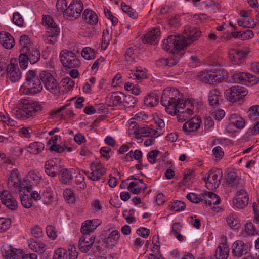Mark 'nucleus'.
Masks as SVG:
<instances>
[{
  "instance_id": "60",
  "label": "nucleus",
  "mask_w": 259,
  "mask_h": 259,
  "mask_svg": "<svg viewBox=\"0 0 259 259\" xmlns=\"http://www.w3.org/2000/svg\"><path fill=\"white\" fill-rule=\"evenodd\" d=\"M61 83L63 87L69 90L72 89L75 84L74 80L69 77L63 78L61 80Z\"/></svg>"
},
{
  "instance_id": "9",
  "label": "nucleus",
  "mask_w": 259,
  "mask_h": 259,
  "mask_svg": "<svg viewBox=\"0 0 259 259\" xmlns=\"http://www.w3.org/2000/svg\"><path fill=\"white\" fill-rule=\"evenodd\" d=\"M248 93L242 86L234 85L225 91L227 99L231 102H236L242 99Z\"/></svg>"
},
{
  "instance_id": "26",
  "label": "nucleus",
  "mask_w": 259,
  "mask_h": 259,
  "mask_svg": "<svg viewBox=\"0 0 259 259\" xmlns=\"http://www.w3.org/2000/svg\"><path fill=\"white\" fill-rule=\"evenodd\" d=\"M0 44L5 48L10 49L14 46L15 41L10 33L1 32H0Z\"/></svg>"
},
{
  "instance_id": "41",
  "label": "nucleus",
  "mask_w": 259,
  "mask_h": 259,
  "mask_svg": "<svg viewBox=\"0 0 259 259\" xmlns=\"http://www.w3.org/2000/svg\"><path fill=\"white\" fill-rule=\"evenodd\" d=\"M59 174L61 176V181L63 183L69 184L72 179L70 169L61 168Z\"/></svg>"
},
{
  "instance_id": "21",
  "label": "nucleus",
  "mask_w": 259,
  "mask_h": 259,
  "mask_svg": "<svg viewBox=\"0 0 259 259\" xmlns=\"http://www.w3.org/2000/svg\"><path fill=\"white\" fill-rule=\"evenodd\" d=\"M135 137L137 139H139L141 136L142 137H149V136H156L158 137L161 135L158 133V131L152 129L148 126L138 127L136 128L134 132Z\"/></svg>"
},
{
  "instance_id": "49",
  "label": "nucleus",
  "mask_w": 259,
  "mask_h": 259,
  "mask_svg": "<svg viewBox=\"0 0 259 259\" xmlns=\"http://www.w3.org/2000/svg\"><path fill=\"white\" fill-rule=\"evenodd\" d=\"M22 205L26 208H29L32 206V200L27 194H21L20 196Z\"/></svg>"
},
{
  "instance_id": "25",
  "label": "nucleus",
  "mask_w": 259,
  "mask_h": 259,
  "mask_svg": "<svg viewBox=\"0 0 259 259\" xmlns=\"http://www.w3.org/2000/svg\"><path fill=\"white\" fill-rule=\"evenodd\" d=\"M202 202L209 206L217 205L220 203V198L216 194L212 192H206L202 193Z\"/></svg>"
},
{
  "instance_id": "32",
  "label": "nucleus",
  "mask_w": 259,
  "mask_h": 259,
  "mask_svg": "<svg viewBox=\"0 0 259 259\" xmlns=\"http://www.w3.org/2000/svg\"><path fill=\"white\" fill-rule=\"evenodd\" d=\"M137 48L135 46L127 48L124 53V58L127 64L133 65L136 62Z\"/></svg>"
},
{
  "instance_id": "29",
  "label": "nucleus",
  "mask_w": 259,
  "mask_h": 259,
  "mask_svg": "<svg viewBox=\"0 0 259 259\" xmlns=\"http://www.w3.org/2000/svg\"><path fill=\"white\" fill-rule=\"evenodd\" d=\"M229 120L231 124H233L238 129H242L245 126L244 119L234 112L231 113Z\"/></svg>"
},
{
  "instance_id": "46",
  "label": "nucleus",
  "mask_w": 259,
  "mask_h": 259,
  "mask_svg": "<svg viewBox=\"0 0 259 259\" xmlns=\"http://www.w3.org/2000/svg\"><path fill=\"white\" fill-rule=\"evenodd\" d=\"M212 74V71H201L197 74V77L204 82L211 83Z\"/></svg>"
},
{
  "instance_id": "55",
  "label": "nucleus",
  "mask_w": 259,
  "mask_h": 259,
  "mask_svg": "<svg viewBox=\"0 0 259 259\" xmlns=\"http://www.w3.org/2000/svg\"><path fill=\"white\" fill-rule=\"evenodd\" d=\"M46 233L48 236L51 239L54 240L57 236L55 228L51 225H48L46 227Z\"/></svg>"
},
{
  "instance_id": "13",
  "label": "nucleus",
  "mask_w": 259,
  "mask_h": 259,
  "mask_svg": "<svg viewBox=\"0 0 259 259\" xmlns=\"http://www.w3.org/2000/svg\"><path fill=\"white\" fill-rule=\"evenodd\" d=\"M232 79L236 83H247L255 85L259 81V77L247 72H238L233 74Z\"/></svg>"
},
{
  "instance_id": "42",
  "label": "nucleus",
  "mask_w": 259,
  "mask_h": 259,
  "mask_svg": "<svg viewBox=\"0 0 259 259\" xmlns=\"http://www.w3.org/2000/svg\"><path fill=\"white\" fill-rule=\"evenodd\" d=\"M227 180L230 185L236 188L239 187L240 179L236 173L230 172L228 174Z\"/></svg>"
},
{
  "instance_id": "45",
  "label": "nucleus",
  "mask_w": 259,
  "mask_h": 259,
  "mask_svg": "<svg viewBox=\"0 0 259 259\" xmlns=\"http://www.w3.org/2000/svg\"><path fill=\"white\" fill-rule=\"evenodd\" d=\"M180 58L178 56H174L167 59H161L158 62V64L163 65L167 66H173L176 65L179 61Z\"/></svg>"
},
{
  "instance_id": "34",
  "label": "nucleus",
  "mask_w": 259,
  "mask_h": 259,
  "mask_svg": "<svg viewBox=\"0 0 259 259\" xmlns=\"http://www.w3.org/2000/svg\"><path fill=\"white\" fill-rule=\"evenodd\" d=\"M27 85L28 87L26 92L27 94L35 95L42 90V85L40 78L37 79V81L35 80L34 82H30Z\"/></svg>"
},
{
  "instance_id": "24",
  "label": "nucleus",
  "mask_w": 259,
  "mask_h": 259,
  "mask_svg": "<svg viewBox=\"0 0 259 259\" xmlns=\"http://www.w3.org/2000/svg\"><path fill=\"white\" fill-rule=\"evenodd\" d=\"M160 36V31L158 28H154L148 31L144 35V40L147 42L153 45L157 44Z\"/></svg>"
},
{
  "instance_id": "53",
  "label": "nucleus",
  "mask_w": 259,
  "mask_h": 259,
  "mask_svg": "<svg viewBox=\"0 0 259 259\" xmlns=\"http://www.w3.org/2000/svg\"><path fill=\"white\" fill-rule=\"evenodd\" d=\"M67 257V251L63 248L57 249L54 253V259H65Z\"/></svg>"
},
{
  "instance_id": "23",
  "label": "nucleus",
  "mask_w": 259,
  "mask_h": 259,
  "mask_svg": "<svg viewBox=\"0 0 259 259\" xmlns=\"http://www.w3.org/2000/svg\"><path fill=\"white\" fill-rule=\"evenodd\" d=\"M201 122V120L200 117H193L184 124L183 129L184 132L187 133L194 132L199 128Z\"/></svg>"
},
{
  "instance_id": "3",
  "label": "nucleus",
  "mask_w": 259,
  "mask_h": 259,
  "mask_svg": "<svg viewBox=\"0 0 259 259\" xmlns=\"http://www.w3.org/2000/svg\"><path fill=\"white\" fill-rule=\"evenodd\" d=\"M20 55L19 57L20 67L25 69L28 65V61L31 64H35L40 59V53L35 48L30 49L29 47H23L20 50Z\"/></svg>"
},
{
  "instance_id": "50",
  "label": "nucleus",
  "mask_w": 259,
  "mask_h": 259,
  "mask_svg": "<svg viewBox=\"0 0 259 259\" xmlns=\"http://www.w3.org/2000/svg\"><path fill=\"white\" fill-rule=\"evenodd\" d=\"M81 55L86 60H91L95 58V53L93 49L86 47L82 50Z\"/></svg>"
},
{
  "instance_id": "63",
  "label": "nucleus",
  "mask_w": 259,
  "mask_h": 259,
  "mask_svg": "<svg viewBox=\"0 0 259 259\" xmlns=\"http://www.w3.org/2000/svg\"><path fill=\"white\" fill-rule=\"evenodd\" d=\"M136 102V99L133 96L125 95V98H124L123 104L125 106L131 107L134 106Z\"/></svg>"
},
{
  "instance_id": "19",
  "label": "nucleus",
  "mask_w": 259,
  "mask_h": 259,
  "mask_svg": "<svg viewBox=\"0 0 259 259\" xmlns=\"http://www.w3.org/2000/svg\"><path fill=\"white\" fill-rule=\"evenodd\" d=\"M61 168L60 165L57 163L56 159L49 160L45 164V172L48 175L52 177L59 174Z\"/></svg>"
},
{
  "instance_id": "62",
  "label": "nucleus",
  "mask_w": 259,
  "mask_h": 259,
  "mask_svg": "<svg viewBox=\"0 0 259 259\" xmlns=\"http://www.w3.org/2000/svg\"><path fill=\"white\" fill-rule=\"evenodd\" d=\"M186 207V204L181 201L177 200L172 204V209L176 211L184 210Z\"/></svg>"
},
{
  "instance_id": "1",
  "label": "nucleus",
  "mask_w": 259,
  "mask_h": 259,
  "mask_svg": "<svg viewBox=\"0 0 259 259\" xmlns=\"http://www.w3.org/2000/svg\"><path fill=\"white\" fill-rule=\"evenodd\" d=\"M161 103L165 107L166 112L169 114L174 115L179 112V109L186 108L184 111H186L187 114L192 115L194 109V105L196 102L191 99L184 101L182 99V94L178 90L167 88L163 91Z\"/></svg>"
},
{
  "instance_id": "39",
  "label": "nucleus",
  "mask_w": 259,
  "mask_h": 259,
  "mask_svg": "<svg viewBox=\"0 0 259 259\" xmlns=\"http://www.w3.org/2000/svg\"><path fill=\"white\" fill-rule=\"evenodd\" d=\"M6 259H22V254L20 250L10 247L5 251V255Z\"/></svg>"
},
{
  "instance_id": "17",
  "label": "nucleus",
  "mask_w": 259,
  "mask_h": 259,
  "mask_svg": "<svg viewBox=\"0 0 259 259\" xmlns=\"http://www.w3.org/2000/svg\"><path fill=\"white\" fill-rule=\"evenodd\" d=\"M1 200L4 205L14 210L17 208L18 203L14 197L7 191L4 190L1 193Z\"/></svg>"
},
{
  "instance_id": "2",
  "label": "nucleus",
  "mask_w": 259,
  "mask_h": 259,
  "mask_svg": "<svg viewBox=\"0 0 259 259\" xmlns=\"http://www.w3.org/2000/svg\"><path fill=\"white\" fill-rule=\"evenodd\" d=\"M42 110L41 105L32 100H21L18 107L13 109V113L19 119L25 120L34 116L35 114Z\"/></svg>"
},
{
  "instance_id": "61",
  "label": "nucleus",
  "mask_w": 259,
  "mask_h": 259,
  "mask_svg": "<svg viewBox=\"0 0 259 259\" xmlns=\"http://www.w3.org/2000/svg\"><path fill=\"white\" fill-rule=\"evenodd\" d=\"M19 43L20 46H21V48H23V47H29L31 45L30 40L29 37L26 35H22L20 37L19 40Z\"/></svg>"
},
{
  "instance_id": "59",
  "label": "nucleus",
  "mask_w": 259,
  "mask_h": 259,
  "mask_svg": "<svg viewBox=\"0 0 259 259\" xmlns=\"http://www.w3.org/2000/svg\"><path fill=\"white\" fill-rule=\"evenodd\" d=\"M63 196L69 202L73 203L75 201V194L70 189H66L63 192Z\"/></svg>"
},
{
  "instance_id": "12",
  "label": "nucleus",
  "mask_w": 259,
  "mask_h": 259,
  "mask_svg": "<svg viewBox=\"0 0 259 259\" xmlns=\"http://www.w3.org/2000/svg\"><path fill=\"white\" fill-rule=\"evenodd\" d=\"M201 33V31L197 28L186 26L185 27L183 35L180 37L184 43L189 42L187 44L188 46L192 42L197 39L200 36Z\"/></svg>"
},
{
  "instance_id": "43",
  "label": "nucleus",
  "mask_w": 259,
  "mask_h": 259,
  "mask_svg": "<svg viewBox=\"0 0 259 259\" xmlns=\"http://www.w3.org/2000/svg\"><path fill=\"white\" fill-rule=\"evenodd\" d=\"M124 98H125V95L120 92L112 93L110 96V99L113 104L115 106L123 104Z\"/></svg>"
},
{
  "instance_id": "28",
  "label": "nucleus",
  "mask_w": 259,
  "mask_h": 259,
  "mask_svg": "<svg viewBox=\"0 0 259 259\" xmlns=\"http://www.w3.org/2000/svg\"><path fill=\"white\" fill-rule=\"evenodd\" d=\"M29 248L33 251L39 254H42L46 250V245L39 241L30 239L28 242Z\"/></svg>"
},
{
  "instance_id": "40",
  "label": "nucleus",
  "mask_w": 259,
  "mask_h": 259,
  "mask_svg": "<svg viewBox=\"0 0 259 259\" xmlns=\"http://www.w3.org/2000/svg\"><path fill=\"white\" fill-rule=\"evenodd\" d=\"M24 149L31 153L36 154L39 153L44 150V145L41 142H33Z\"/></svg>"
},
{
  "instance_id": "15",
  "label": "nucleus",
  "mask_w": 259,
  "mask_h": 259,
  "mask_svg": "<svg viewBox=\"0 0 259 259\" xmlns=\"http://www.w3.org/2000/svg\"><path fill=\"white\" fill-rule=\"evenodd\" d=\"M81 232L82 235L79 241V248L81 252H87L92 247L95 241V237L89 232Z\"/></svg>"
},
{
  "instance_id": "48",
  "label": "nucleus",
  "mask_w": 259,
  "mask_h": 259,
  "mask_svg": "<svg viewBox=\"0 0 259 259\" xmlns=\"http://www.w3.org/2000/svg\"><path fill=\"white\" fill-rule=\"evenodd\" d=\"M238 25L245 28H254L256 24L251 18H246L244 20H239L238 21Z\"/></svg>"
},
{
  "instance_id": "51",
  "label": "nucleus",
  "mask_w": 259,
  "mask_h": 259,
  "mask_svg": "<svg viewBox=\"0 0 259 259\" xmlns=\"http://www.w3.org/2000/svg\"><path fill=\"white\" fill-rule=\"evenodd\" d=\"M39 79V77L37 76L36 71L29 70L27 72L26 75V82L27 84H29L30 82H34L35 80L37 81V79Z\"/></svg>"
},
{
  "instance_id": "31",
  "label": "nucleus",
  "mask_w": 259,
  "mask_h": 259,
  "mask_svg": "<svg viewBox=\"0 0 259 259\" xmlns=\"http://www.w3.org/2000/svg\"><path fill=\"white\" fill-rule=\"evenodd\" d=\"M83 20L91 25H95L98 23V18L96 13L90 9H85L82 14Z\"/></svg>"
},
{
  "instance_id": "27",
  "label": "nucleus",
  "mask_w": 259,
  "mask_h": 259,
  "mask_svg": "<svg viewBox=\"0 0 259 259\" xmlns=\"http://www.w3.org/2000/svg\"><path fill=\"white\" fill-rule=\"evenodd\" d=\"M99 219L87 220L82 223L81 232L92 233L101 224Z\"/></svg>"
},
{
  "instance_id": "11",
  "label": "nucleus",
  "mask_w": 259,
  "mask_h": 259,
  "mask_svg": "<svg viewBox=\"0 0 259 259\" xmlns=\"http://www.w3.org/2000/svg\"><path fill=\"white\" fill-rule=\"evenodd\" d=\"M249 52V49L247 47L242 49H232L229 51V56L233 64L239 65L244 61Z\"/></svg>"
},
{
  "instance_id": "33",
  "label": "nucleus",
  "mask_w": 259,
  "mask_h": 259,
  "mask_svg": "<svg viewBox=\"0 0 259 259\" xmlns=\"http://www.w3.org/2000/svg\"><path fill=\"white\" fill-rule=\"evenodd\" d=\"M228 78L227 72L224 70H215V72L212 71L211 76V83H221Z\"/></svg>"
},
{
  "instance_id": "52",
  "label": "nucleus",
  "mask_w": 259,
  "mask_h": 259,
  "mask_svg": "<svg viewBox=\"0 0 259 259\" xmlns=\"http://www.w3.org/2000/svg\"><path fill=\"white\" fill-rule=\"evenodd\" d=\"M187 198L191 202L195 203H198L202 202V193L197 195L194 193H190L187 195Z\"/></svg>"
},
{
  "instance_id": "30",
  "label": "nucleus",
  "mask_w": 259,
  "mask_h": 259,
  "mask_svg": "<svg viewBox=\"0 0 259 259\" xmlns=\"http://www.w3.org/2000/svg\"><path fill=\"white\" fill-rule=\"evenodd\" d=\"M147 70L141 66H137L133 70H131L129 78L138 80L147 78Z\"/></svg>"
},
{
  "instance_id": "35",
  "label": "nucleus",
  "mask_w": 259,
  "mask_h": 259,
  "mask_svg": "<svg viewBox=\"0 0 259 259\" xmlns=\"http://www.w3.org/2000/svg\"><path fill=\"white\" fill-rule=\"evenodd\" d=\"M229 252V248L228 246L225 243H222L216 249L215 257V258L227 259L228 257Z\"/></svg>"
},
{
  "instance_id": "10",
  "label": "nucleus",
  "mask_w": 259,
  "mask_h": 259,
  "mask_svg": "<svg viewBox=\"0 0 259 259\" xmlns=\"http://www.w3.org/2000/svg\"><path fill=\"white\" fill-rule=\"evenodd\" d=\"M249 202V195L247 191L243 189L237 191L235 196L233 199V205L234 208L244 209Z\"/></svg>"
},
{
  "instance_id": "56",
  "label": "nucleus",
  "mask_w": 259,
  "mask_h": 259,
  "mask_svg": "<svg viewBox=\"0 0 259 259\" xmlns=\"http://www.w3.org/2000/svg\"><path fill=\"white\" fill-rule=\"evenodd\" d=\"M11 221L9 219L0 218V232H2L7 230L10 226Z\"/></svg>"
},
{
  "instance_id": "7",
  "label": "nucleus",
  "mask_w": 259,
  "mask_h": 259,
  "mask_svg": "<svg viewBox=\"0 0 259 259\" xmlns=\"http://www.w3.org/2000/svg\"><path fill=\"white\" fill-rule=\"evenodd\" d=\"M39 77L47 91L54 95L59 94L60 91L59 84L50 72L42 71L39 74Z\"/></svg>"
},
{
  "instance_id": "64",
  "label": "nucleus",
  "mask_w": 259,
  "mask_h": 259,
  "mask_svg": "<svg viewBox=\"0 0 259 259\" xmlns=\"http://www.w3.org/2000/svg\"><path fill=\"white\" fill-rule=\"evenodd\" d=\"M67 256L69 259H76L78 255V252L74 246H70L68 249Z\"/></svg>"
},
{
  "instance_id": "57",
  "label": "nucleus",
  "mask_w": 259,
  "mask_h": 259,
  "mask_svg": "<svg viewBox=\"0 0 259 259\" xmlns=\"http://www.w3.org/2000/svg\"><path fill=\"white\" fill-rule=\"evenodd\" d=\"M127 189L134 194H138L141 190V187H139L138 184L135 182H131L127 187Z\"/></svg>"
},
{
  "instance_id": "44",
  "label": "nucleus",
  "mask_w": 259,
  "mask_h": 259,
  "mask_svg": "<svg viewBox=\"0 0 259 259\" xmlns=\"http://www.w3.org/2000/svg\"><path fill=\"white\" fill-rule=\"evenodd\" d=\"M158 102V97L155 93H151L145 97L144 103L146 105L149 107H154L156 105Z\"/></svg>"
},
{
  "instance_id": "22",
  "label": "nucleus",
  "mask_w": 259,
  "mask_h": 259,
  "mask_svg": "<svg viewBox=\"0 0 259 259\" xmlns=\"http://www.w3.org/2000/svg\"><path fill=\"white\" fill-rule=\"evenodd\" d=\"M19 172L17 169H14L11 171L8 179V186L11 189L19 188L21 191L22 187L20 186V180L19 177Z\"/></svg>"
},
{
  "instance_id": "6",
  "label": "nucleus",
  "mask_w": 259,
  "mask_h": 259,
  "mask_svg": "<svg viewBox=\"0 0 259 259\" xmlns=\"http://www.w3.org/2000/svg\"><path fill=\"white\" fill-rule=\"evenodd\" d=\"M189 42L184 43L180 36H169L163 41L162 47L166 51H169L173 54L177 53L187 47Z\"/></svg>"
},
{
  "instance_id": "47",
  "label": "nucleus",
  "mask_w": 259,
  "mask_h": 259,
  "mask_svg": "<svg viewBox=\"0 0 259 259\" xmlns=\"http://www.w3.org/2000/svg\"><path fill=\"white\" fill-rule=\"evenodd\" d=\"M120 237L119 232L117 230L112 231L106 239V242H110L112 245H115L118 241Z\"/></svg>"
},
{
  "instance_id": "14",
  "label": "nucleus",
  "mask_w": 259,
  "mask_h": 259,
  "mask_svg": "<svg viewBox=\"0 0 259 259\" xmlns=\"http://www.w3.org/2000/svg\"><path fill=\"white\" fill-rule=\"evenodd\" d=\"M222 177V172L220 169L215 170H210L208 176L205 179L207 187H210L209 189L217 188L220 183Z\"/></svg>"
},
{
  "instance_id": "58",
  "label": "nucleus",
  "mask_w": 259,
  "mask_h": 259,
  "mask_svg": "<svg viewBox=\"0 0 259 259\" xmlns=\"http://www.w3.org/2000/svg\"><path fill=\"white\" fill-rule=\"evenodd\" d=\"M13 23L18 26H22L24 23V19L20 14L18 12H15L13 17Z\"/></svg>"
},
{
  "instance_id": "20",
  "label": "nucleus",
  "mask_w": 259,
  "mask_h": 259,
  "mask_svg": "<svg viewBox=\"0 0 259 259\" xmlns=\"http://www.w3.org/2000/svg\"><path fill=\"white\" fill-rule=\"evenodd\" d=\"M7 77L12 82L18 81L21 78L22 73L17 65L10 63L7 67Z\"/></svg>"
},
{
  "instance_id": "5",
  "label": "nucleus",
  "mask_w": 259,
  "mask_h": 259,
  "mask_svg": "<svg viewBox=\"0 0 259 259\" xmlns=\"http://www.w3.org/2000/svg\"><path fill=\"white\" fill-rule=\"evenodd\" d=\"M83 8V4L81 0H73L66 8L63 17L68 20H76L80 17Z\"/></svg>"
},
{
  "instance_id": "16",
  "label": "nucleus",
  "mask_w": 259,
  "mask_h": 259,
  "mask_svg": "<svg viewBox=\"0 0 259 259\" xmlns=\"http://www.w3.org/2000/svg\"><path fill=\"white\" fill-rule=\"evenodd\" d=\"M92 172L86 173L89 178L93 181H98L106 172V169L100 163H92L91 164Z\"/></svg>"
},
{
  "instance_id": "37",
  "label": "nucleus",
  "mask_w": 259,
  "mask_h": 259,
  "mask_svg": "<svg viewBox=\"0 0 259 259\" xmlns=\"http://www.w3.org/2000/svg\"><path fill=\"white\" fill-rule=\"evenodd\" d=\"M41 199L46 204H50L54 200V194L50 187L46 188L41 194Z\"/></svg>"
},
{
  "instance_id": "8",
  "label": "nucleus",
  "mask_w": 259,
  "mask_h": 259,
  "mask_svg": "<svg viewBox=\"0 0 259 259\" xmlns=\"http://www.w3.org/2000/svg\"><path fill=\"white\" fill-rule=\"evenodd\" d=\"M60 58L63 65L68 68L78 67L80 65V62L75 53L67 50L61 51Z\"/></svg>"
},
{
  "instance_id": "18",
  "label": "nucleus",
  "mask_w": 259,
  "mask_h": 259,
  "mask_svg": "<svg viewBox=\"0 0 259 259\" xmlns=\"http://www.w3.org/2000/svg\"><path fill=\"white\" fill-rule=\"evenodd\" d=\"M232 254L234 257H240L246 254L249 250L248 246L241 240H237L232 244Z\"/></svg>"
},
{
  "instance_id": "4",
  "label": "nucleus",
  "mask_w": 259,
  "mask_h": 259,
  "mask_svg": "<svg viewBox=\"0 0 259 259\" xmlns=\"http://www.w3.org/2000/svg\"><path fill=\"white\" fill-rule=\"evenodd\" d=\"M42 22L44 25L46 26V38L45 39L46 42L50 44H55L60 33V28L49 15H44Z\"/></svg>"
},
{
  "instance_id": "54",
  "label": "nucleus",
  "mask_w": 259,
  "mask_h": 259,
  "mask_svg": "<svg viewBox=\"0 0 259 259\" xmlns=\"http://www.w3.org/2000/svg\"><path fill=\"white\" fill-rule=\"evenodd\" d=\"M213 155L215 160H219L223 158L224 155V151L220 146L214 147L212 150Z\"/></svg>"
},
{
  "instance_id": "38",
  "label": "nucleus",
  "mask_w": 259,
  "mask_h": 259,
  "mask_svg": "<svg viewBox=\"0 0 259 259\" xmlns=\"http://www.w3.org/2000/svg\"><path fill=\"white\" fill-rule=\"evenodd\" d=\"M228 225L232 229L237 230L241 227L240 220L235 214H230L226 218Z\"/></svg>"
},
{
  "instance_id": "36",
  "label": "nucleus",
  "mask_w": 259,
  "mask_h": 259,
  "mask_svg": "<svg viewBox=\"0 0 259 259\" xmlns=\"http://www.w3.org/2000/svg\"><path fill=\"white\" fill-rule=\"evenodd\" d=\"M220 94V92L217 89H212L209 92L208 102L211 106L214 108L219 105Z\"/></svg>"
}]
</instances>
